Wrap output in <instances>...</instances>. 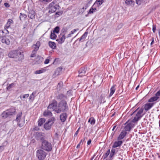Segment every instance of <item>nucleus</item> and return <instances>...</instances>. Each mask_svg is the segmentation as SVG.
<instances>
[{"instance_id":"nucleus-21","label":"nucleus","mask_w":160,"mask_h":160,"mask_svg":"<svg viewBox=\"0 0 160 160\" xmlns=\"http://www.w3.org/2000/svg\"><path fill=\"white\" fill-rule=\"evenodd\" d=\"M35 15L36 13L35 11L32 10L29 11L28 16L30 18L33 19L35 18Z\"/></svg>"},{"instance_id":"nucleus-53","label":"nucleus","mask_w":160,"mask_h":160,"mask_svg":"<svg viewBox=\"0 0 160 160\" xmlns=\"http://www.w3.org/2000/svg\"><path fill=\"white\" fill-rule=\"evenodd\" d=\"M156 96L158 97L160 96V90L158 91L155 94Z\"/></svg>"},{"instance_id":"nucleus-3","label":"nucleus","mask_w":160,"mask_h":160,"mask_svg":"<svg viewBox=\"0 0 160 160\" xmlns=\"http://www.w3.org/2000/svg\"><path fill=\"white\" fill-rule=\"evenodd\" d=\"M143 109L141 108L139 110L137 109L133 112V113H135L137 112L136 114V116L134 117L133 118L131 122H137L142 116V114L143 112Z\"/></svg>"},{"instance_id":"nucleus-34","label":"nucleus","mask_w":160,"mask_h":160,"mask_svg":"<svg viewBox=\"0 0 160 160\" xmlns=\"http://www.w3.org/2000/svg\"><path fill=\"white\" fill-rule=\"evenodd\" d=\"M45 119L41 118L39 119L38 122V124L39 126H41L45 122Z\"/></svg>"},{"instance_id":"nucleus-10","label":"nucleus","mask_w":160,"mask_h":160,"mask_svg":"<svg viewBox=\"0 0 160 160\" xmlns=\"http://www.w3.org/2000/svg\"><path fill=\"white\" fill-rule=\"evenodd\" d=\"M22 115V112H20L17 116L16 120L18 122V124L20 127H22L24 124V121H20V120Z\"/></svg>"},{"instance_id":"nucleus-2","label":"nucleus","mask_w":160,"mask_h":160,"mask_svg":"<svg viewBox=\"0 0 160 160\" xmlns=\"http://www.w3.org/2000/svg\"><path fill=\"white\" fill-rule=\"evenodd\" d=\"M68 108V105L66 101L62 100L60 102L58 105V110H56V112L59 113L61 112L64 111Z\"/></svg>"},{"instance_id":"nucleus-59","label":"nucleus","mask_w":160,"mask_h":160,"mask_svg":"<svg viewBox=\"0 0 160 160\" xmlns=\"http://www.w3.org/2000/svg\"><path fill=\"white\" fill-rule=\"evenodd\" d=\"M72 34H71V33H70L69 34H68V35L67 36V38H69V37H70L71 36V35H72Z\"/></svg>"},{"instance_id":"nucleus-56","label":"nucleus","mask_w":160,"mask_h":160,"mask_svg":"<svg viewBox=\"0 0 160 160\" xmlns=\"http://www.w3.org/2000/svg\"><path fill=\"white\" fill-rule=\"evenodd\" d=\"M80 128H78V130L76 131V132L74 134V136H75L77 135L78 133V132H79Z\"/></svg>"},{"instance_id":"nucleus-26","label":"nucleus","mask_w":160,"mask_h":160,"mask_svg":"<svg viewBox=\"0 0 160 160\" xmlns=\"http://www.w3.org/2000/svg\"><path fill=\"white\" fill-rule=\"evenodd\" d=\"M43 115L45 117H51L52 116V113L49 110H45L43 113Z\"/></svg>"},{"instance_id":"nucleus-7","label":"nucleus","mask_w":160,"mask_h":160,"mask_svg":"<svg viewBox=\"0 0 160 160\" xmlns=\"http://www.w3.org/2000/svg\"><path fill=\"white\" fill-rule=\"evenodd\" d=\"M58 7V5L55 4V2H52L49 4L48 8L49 9L48 12L49 13H52L55 12Z\"/></svg>"},{"instance_id":"nucleus-15","label":"nucleus","mask_w":160,"mask_h":160,"mask_svg":"<svg viewBox=\"0 0 160 160\" xmlns=\"http://www.w3.org/2000/svg\"><path fill=\"white\" fill-rule=\"evenodd\" d=\"M78 77H82L85 75L86 73V69L85 68H81L79 71Z\"/></svg>"},{"instance_id":"nucleus-14","label":"nucleus","mask_w":160,"mask_h":160,"mask_svg":"<svg viewBox=\"0 0 160 160\" xmlns=\"http://www.w3.org/2000/svg\"><path fill=\"white\" fill-rule=\"evenodd\" d=\"M127 134V132L126 131H124V130H122V132H121L120 134L119 135L118 137V140H121L124 138L125 137L126 134Z\"/></svg>"},{"instance_id":"nucleus-55","label":"nucleus","mask_w":160,"mask_h":160,"mask_svg":"<svg viewBox=\"0 0 160 160\" xmlns=\"http://www.w3.org/2000/svg\"><path fill=\"white\" fill-rule=\"evenodd\" d=\"M33 130L35 131H38L39 130V128L38 127H36L33 128Z\"/></svg>"},{"instance_id":"nucleus-62","label":"nucleus","mask_w":160,"mask_h":160,"mask_svg":"<svg viewBox=\"0 0 160 160\" xmlns=\"http://www.w3.org/2000/svg\"><path fill=\"white\" fill-rule=\"evenodd\" d=\"M20 98L21 99H22L23 98V95H21L20 96Z\"/></svg>"},{"instance_id":"nucleus-23","label":"nucleus","mask_w":160,"mask_h":160,"mask_svg":"<svg viewBox=\"0 0 160 160\" xmlns=\"http://www.w3.org/2000/svg\"><path fill=\"white\" fill-rule=\"evenodd\" d=\"M67 96L62 93H60L55 97V98L57 100H62L64 98H67Z\"/></svg>"},{"instance_id":"nucleus-27","label":"nucleus","mask_w":160,"mask_h":160,"mask_svg":"<svg viewBox=\"0 0 160 160\" xmlns=\"http://www.w3.org/2000/svg\"><path fill=\"white\" fill-rule=\"evenodd\" d=\"M67 114L66 113H63L60 115V120L62 122H64L65 121L67 118Z\"/></svg>"},{"instance_id":"nucleus-39","label":"nucleus","mask_w":160,"mask_h":160,"mask_svg":"<svg viewBox=\"0 0 160 160\" xmlns=\"http://www.w3.org/2000/svg\"><path fill=\"white\" fill-rule=\"evenodd\" d=\"M116 150L115 149H112L111 151V153L109 156L110 158H112L114 155Z\"/></svg>"},{"instance_id":"nucleus-47","label":"nucleus","mask_w":160,"mask_h":160,"mask_svg":"<svg viewBox=\"0 0 160 160\" xmlns=\"http://www.w3.org/2000/svg\"><path fill=\"white\" fill-rule=\"evenodd\" d=\"M37 52H33V51H32V53L31 55V57H33L35 56V55L36 54Z\"/></svg>"},{"instance_id":"nucleus-42","label":"nucleus","mask_w":160,"mask_h":160,"mask_svg":"<svg viewBox=\"0 0 160 160\" xmlns=\"http://www.w3.org/2000/svg\"><path fill=\"white\" fill-rule=\"evenodd\" d=\"M59 31V28L58 27H55L53 31V32L57 33H58Z\"/></svg>"},{"instance_id":"nucleus-31","label":"nucleus","mask_w":160,"mask_h":160,"mask_svg":"<svg viewBox=\"0 0 160 160\" xmlns=\"http://www.w3.org/2000/svg\"><path fill=\"white\" fill-rule=\"evenodd\" d=\"M159 98L158 96H155L150 98L148 100L149 102H152L157 101Z\"/></svg>"},{"instance_id":"nucleus-48","label":"nucleus","mask_w":160,"mask_h":160,"mask_svg":"<svg viewBox=\"0 0 160 160\" xmlns=\"http://www.w3.org/2000/svg\"><path fill=\"white\" fill-rule=\"evenodd\" d=\"M49 60L48 59H47L44 61V63L45 64H48L49 62Z\"/></svg>"},{"instance_id":"nucleus-33","label":"nucleus","mask_w":160,"mask_h":160,"mask_svg":"<svg viewBox=\"0 0 160 160\" xmlns=\"http://www.w3.org/2000/svg\"><path fill=\"white\" fill-rule=\"evenodd\" d=\"M46 71V69L45 68H42V69L40 70H37L34 72V73L35 74H40L42 73H43Z\"/></svg>"},{"instance_id":"nucleus-6","label":"nucleus","mask_w":160,"mask_h":160,"mask_svg":"<svg viewBox=\"0 0 160 160\" xmlns=\"http://www.w3.org/2000/svg\"><path fill=\"white\" fill-rule=\"evenodd\" d=\"M36 154V156L39 160H44L47 155V153L42 149L38 150Z\"/></svg>"},{"instance_id":"nucleus-22","label":"nucleus","mask_w":160,"mask_h":160,"mask_svg":"<svg viewBox=\"0 0 160 160\" xmlns=\"http://www.w3.org/2000/svg\"><path fill=\"white\" fill-rule=\"evenodd\" d=\"M1 41L2 43H5L7 45H9L10 43L9 39L6 37H2L1 39Z\"/></svg>"},{"instance_id":"nucleus-36","label":"nucleus","mask_w":160,"mask_h":160,"mask_svg":"<svg viewBox=\"0 0 160 160\" xmlns=\"http://www.w3.org/2000/svg\"><path fill=\"white\" fill-rule=\"evenodd\" d=\"M96 120L93 117L90 118L88 120V122H90L91 125H94L95 124Z\"/></svg>"},{"instance_id":"nucleus-41","label":"nucleus","mask_w":160,"mask_h":160,"mask_svg":"<svg viewBox=\"0 0 160 160\" xmlns=\"http://www.w3.org/2000/svg\"><path fill=\"white\" fill-rule=\"evenodd\" d=\"M14 85V83H12L8 85L7 87V89L8 90H10V89Z\"/></svg>"},{"instance_id":"nucleus-11","label":"nucleus","mask_w":160,"mask_h":160,"mask_svg":"<svg viewBox=\"0 0 160 160\" xmlns=\"http://www.w3.org/2000/svg\"><path fill=\"white\" fill-rule=\"evenodd\" d=\"M66 38V37L64 34L61 33L59 36V38L56 40V41L59 44L63 43Z\"/></svg>"},{"instance_id":"nucleus-38","label":"nucleus","mask_w":160,"mask_h":160,"mask_svg":"<svg viewBox=\"0 0 160 160\" xmlns=\"http://www.w3.org/2000/svg\"><path fill=\"white\" fill-rule=\"evenodd\" d=\"M36 59H39V60L36 61L37 63L38 64H39L41 62H42L43 58L41 57L38 56L37 57Z\"/></svg>"},{"instance_id":"nucleus-43","label":"nucleus","mask_w":160,"mask_h":160,"mask_svg":"<svg viewBox=\"0 0 160 160\" xmlns=\"http://www.w3.org/2000/svg\"><path fill=\"white\" fill-rule=\"evenodd\" d=\"M35 94V93L34 92H32V94H31L29 97V99L31 100H33L34 99V94Z\"/></svg>"},{"instance_id":"nucleus-30","label":"nucleus","mask_w":160,"mask_h":160,"mask_svg":"<svg viewBox=\"0 0 160 160\" xmlns=\"http://www.w3.org/2000/svg\"><path fill=\"white\" fill-rule=\"evenodd\" d=\"M125 3L128 5L133 6L135 2L134 1L132 0H126Z\"/></svg>"},{"instance_id":"nucleus-20","label":"nucleus","mask_w":160,"mask_h":160,"mask_svg":"<svg viewBox=\"0 0 160 160\" xmlns=\"http://www.w3.org/2000/svg\"><path fill=\"white\" fill-rule=\"evenodd\" d=\"M104 2V0H96L93 4V6L99 7Z\"/></svg>"},{"instance_id":"nucleus-4","label":"nucleus","mask_w":160,"mask_h":160,"mask_svg":"<svg viewBox=\"0 0 160 160\" xmlns=\"http://www.w3.org/2000/svg\"><path fill=\"white\" fill-rule=\"evenodd\" d=\"M41 148L47 151H50L52 150L51 143L45 140H43L42 141Z\"/></svg>"},{"instance_id":"nucleus-51","label":"nucleus","mask_w":160,"mask_h":160,"mask_svg":"<svg viewBox=\"0 0 160 160\" xmlns=\"http://www.w3.org/2000/svg\"><path fill=\"white\" fill-rule=\"evenodd\" d=\"M62 14V13L61 12H57L56 13V15L57 16V15H58V16H57V17H58L60 15V14Z\"/></svg>"},{"instance_id":"nucleus-18","label":"nucleus","mask_w":160,"mask_h":160,"mask_svg":"<svg viewBox=\"0 0 160 160\" xmlns=\"http://www.w3.org/2000/svg\"><path fill=\"white\" fill-rule=\"evenodd\" d=\"M88 34V32H85L84 33L82 36L81 38H78V40L79 41H84L86 38L87 37Z\"/></svg>"},{"instance_id":"nucleus-61","label":"nucleus","mask_w":160,"mask_h":160,"mask_svg":"<svg viewBox=\"0 0 160 160\" xmlns=\"http://www.w3.org/2000/svg\"><path fill=\"white\" fill-rule=\"evenodd\" d=\"M58 69H59L60 71H61L62 69V67H59L58 68Z\"/></svg>"},{"instance_id":"nucleus-45","label":"nucleus","mask_w":160,"mask_h":160,"mask_svg":"<svg viewBox=\"0 0 160 160\" xmlns=\"http://www.w3.org/2000/svg\"><path fill=\"white\" fill-rule=\"evenodd\" d=\"M78 30H79V29H78V28L74 29V30H73L71 32V34H74V33H75V32H76L77 31H78Z\"/></svg>"},{"instance_id":"nucleus-63","label":"nucleus","mask_w":160,"mask_h":160,"mask_svg":"<svg viewBox=\"0 0 160 160\" xmlns=\"http://www.w3.org/2000/svg\"><path fill=\"white\" fill-rule=\"evenodd\" d=\"M116 126H115L113 127V129H112V131H113L115 129V128L116 127Z\"/></svg>"},{"instance_id":"nucleus-16","label":"nucleus","mask_w":160,"mask_h":160,"mask_svg":"<svg viewBox=\"0 0 160 160\" xmlns=\"http://www.w3.org/2000/svg\"><path fill=\"white\" fill-rule=\"evenodd\" d=\"M10 116H12L15 114L16 109L14 107H12L6 110Z\"/></svg>"},{"instance_id":"nucleus-64","label":"nucleus","mask_w":160,"mask_h":160,"mask_svg":"<svg viewBox=\"0 0 160 160\" xmlns=\"http://www.w3.org/2000/svg\"><path fill=\"white\" fill-rule=\"evenodd\" d=\"M158 35L160 37V30L159 31Z\"/></svg>"},{"instance_id":"nucleus-49","label":"nucleus","mask_w":160,"mask_h":160,"mask_svg":"<svg viewBox=\"0 0 160 160\" xmlns=\"http://www.w3.org/2000/svg\"><path fill=\"white\" fill-rule=\"evenodd\" d=\"M82 142V140H81L80 142H79V143H78V145H77V147H76V148H80V145L81 143V142Z\"/></svg>"},{"instance_id":"nucleus-1","label":"nucleus","mask_w":160,"mask_h":160,"mask_svg":"<svg viewBox=\"0 0 160 160\" xmlns=\"http://www.w3.org/2000/svg\"><path fill=\"white\" fill-rule=\"evenodd\" d=\"M8 56L10 58H16V61H21L24 58L23 52L17 50L10 51L8 53Z\"/></svg>"},{"instance_id":"nucleus-13","label":"nucleus","mask_w":160,"mask_h":160,"mask_svg":"<svg viewBox=\"0 0 160 160\" xmlns=\"http://www.w3.org/2000/svg\"><path fill=\"white\" fill-rule=\"evenodd\" d=\"M40 45L41 43L40 41H37L35 44H33L32 45V47L33 49V52H37L39 49Z\"/></svg>"},{"instance_id":"nucleus-46","label":"nucleus","mask_w":160,"mask_h":160,"mask_svg":"<svg viewBox=\"0 0 160 160\" xmlns=\"http://www.w3.org/2000/svg\"><path fill=\"white\" fill-rule=\"evenodd\" d=\"M62 84L63 82H60L58 83L57 87H59V88H61Z\"/></svg>"},{"instance_id":"nucleus-40","label":"nucleus","mask_w":160,"mask_h":160,"mask_svg":"<svg viewBox=\"0 0 160 160\" xmlns=\"http://www.w3.org/2000/svg\"><path fill=\"white\" fill-rule=\"evenodd\" d=\"M110 152V150L108 149V151L106 152V153L103 155V158L104 159L106 158L109 155Z\"/></svg>"},{"instance_id":"nucleus-19","label":"nucleus","mask_w":160,"mask_h":160,"mask_svg":"<svg viewBox=\"0 0 160 160\" xmlns=\"http://www.w3.org/2000/svg\"><path fill=\"white\" fill-rule=\"evenodd\" d=\"M153 105V103H148L145 104L144 109L146 111H148L151 108Z\"/></svg>"},{"instance_id":"nucleus-9","label":"nucleus","mask_w":160,"mask_h":160,"mask_svg":"<svg viewBox=\"0 0 160 160\" xmlns=\"http://www.w3.org/2000/svg\"><path fill=\"white\" fill-rule=\"evenodd\" d=\"M125 126L124 128V131L129 132L130 131L132 128L133 127V124L131 122H129V120L127 121L124 124Z\"/></svg>"},{"instance_id":"nucleus-8","label":"nucleus","mask_w":160,"mask_h":160,"mask_svg":"<svg viewBox=\"0 0 160 160\" xmlns=\"http://www.w3.org/2000/svg\"><path fill=\"white\" fill-rule=\"evenodd\" d=\"M48 109L56 112V110H58L57 102L55 100H53L52 102L48 106Z\"/></svg>"},{"instance_id":"nucleus-35","label":"nucleus","mask_w":160,"mask_h":160,"mask_svg":"<svg viewBox=\"0 0 160 160\" xmlns=\"http://www.w3.org/2000/svg\"><path fill=\"white\" fill-rule=\"evenodd\" d=\"M27 16L24 14H22L21 13L20 14V19L21 20H24L27 18Z\"/></svg>"},{"instance_id":"nucleus-28","label":"nucleus","mask_w":160,"mask_h":160,"mask_svg":"<svg viewBox=\"0 0 160 160\" xmlns=\"http://www.w3.org/2000/svg\"><path fill=\"white\" fill-rule=\"evenodd\" d=\"M116 85H113L110 89V96H112L113 94L115 92V90H116Z\"/></svg>"},{"instance_id":"nucleus-5","label":"nucleus","mask_w":160,"mask_h":160,"mask_svg":"<svg viewBox=\"0 0 160 160\" xmlns=\"http://www.w3.org/2000/svg\"><path fill=\"white\" fill-rule=\"evenodd\" d=\"M55 120V118L54 117H52L49 118L44 124V128L47 130H50Z\"/></svg>"},{"instance_id":"nucleus-57","label":"nucleus","mask_w":160,"mask_h":160,"mask_svg":"<svg viewBox=\"0 0 160 160\" xmlns=\"http://www.w3.org/2000/svg\"><path fill=\"white\" fill-rule=\"evenodd\" d=\"M39 1L41 2H48L49 1V0H39Z\"/></svg>"},{"instance_id":"nucleus-17","label":"nucleus","mask_w":160,"mask_h":160,"mask_svg":"<svg viewBox=\"0 0 160 160\" xmlns=\"http://www.w3.org/2000/svg\"><path fill=\"white\" fill-rule=\"evenodd\" d=\"M13 20L11 19H8L7 23L5 24L4 26L5 29H7L10 27V25L11 24H13Z\"/></svg>"},{"instance_id":"nucleus-24","label":"nucleus","mask_w":160,"mask_h":160,"mask_svg":"<svg viewBox=\"0 0 160 160\" xmlns=\"http://www.w3.org/2000/svg\"><path fill=\"white\" fill-rule=\"evenodd\" d=\"M118 141H116L114 142L112 146V148H115L118 147H119L121 145L122 143V141L119 140Z\"/></svg>"},{"instance_id":"nucleus-12","label":"nucleus","mask_w":160,"mask_h":160,"mask_svg":"<svg viewBox=\"0 0 160 160\" xmlns=\"http://www.w3.org/2000/svg\"><path fill=\"white\" fill-rule=\"evenodd\" d=\"M43 133L40 132H37L35 134V138L38 140H41L43 141L44 140Z\"/></svg>"},{"instance_id":"nucleus-32","label":"nucleus","mask_w":160,"mask_h":160,"mask_svg":"<svg viewBox=\"0 0 160 160\" xmlns=\"http://www.w3.org/2000/svg\"><path fill=\"white\" fill-rule=\"evenodd\" d=\"M96 6H93V5L90 9L88 12V13L91 14L93 13L94 12H95L96 11Z\"/></svg>"},{"instance_id":"nucleus-25","label":"nucleus","mask_w":160,"mask_h":160,"mask_svg":"<svg viewBox=\"0 0 160 160\" xmlns=\"http://www.w3.org/2000/svg\"><path fill=\"white\" fill-rule=\"evenodd\" d=\"M48 45L49 47L51 48L54 49L56 48V43L52 41H49L48 42Z\"/></svg>"},{"instance_id":"nucleus-37","label":"nucleus","mask_w":160,"mask_h":160,"mask_svg":"<svg viewBox=\"0 0 160 160\" xmlns=\"http://www.w3.org/2000/svg\"><path fill=\"white\" fill-rule=\"evenodd\" d=\"M57 37V35L54 32H51L50 35V38L52 39H55Z\"/></svg>"},{"instance_id":"nucleus-54","label":"nucleus","mask_w":160,"mask_h":160,"mask_svg":"<svg viewBox=\"0 0 160 160\" xmlns=\"http://www.w3.org/2000/svg\"><path fill=\"white\" fill-rule=\"evenodd\" d=\"M4 5L6 7H9L10 6L9 4L7 2L5 3H4Z\"/></svg>"},{"instance_id":"nucleus-50","label":"nucleus","mask_w":160,"mask_h":160,"mask_svg":"<svg viewBox=\"0 0 160 160\" xmlns=\"http://www.w3.org/2000/svg\"><path fill=\"white\" fill-rule=\"evenodd\" d=\"M156 30V27L155 26H153L152 27V31L154 33L155 32Z\"/></svg>"},{"instance_id":"nucleus-29","label":"nucleus","mask_w":160,"mask_h":160,"mask_svg":"<svg viewBox=\"0 0 160 160\" xmlns=\"http://www.w3.org/2000/svg\"><path fill=\"white\" fill-rule=\"evenodd\" d=\"M1 116L3 118L5 119L10 116V115L8 113V112L7 110H6L3 112L1 114Z\"/></svg>"},{"instance_id":"nucleus-60","label":"nucleus","mask_w":160,"mask_h":160,"mask_svg":"<svg viewBox=\"0 0 160 160\" xmlns=\"http://www.w3.org/2000/svg\"><path fill=\"white\" fill-rule=\"evenodd\" d=\"M91 143V140L90 139H89L88 140L87 142V144L88 145H89Z\"/></svg>"},{"instance_id":"nucleus-44","label":"nucleus","mask_w":160,"mask_h":160,"mask_svg":"<svg viewBox=\"0 0 160 160\" xmlns=\"http://www.w3.org/2000/svg\"><path fill=\"white\" fill-rule=\"evenodd\" d=\"M136 3L138 5H140L143 2V0H136Z\"/></svg>"},{"instance_id":"nucleus-52","label":"nucleus","mask_w":160,"mask_h":160,"mask_svg":"<svg viewBox=\"0 0 160 160\" xmlns=\"http://www.w3.org/2000/svg\"><path fill=\"white\" fill-rule=\"evenodd\" d=\"M29 95L28 94H25L24 95H23V99L25 98H28L29 97Z\"/></svg>"},{"instance_id":"nucleus-58","label":"nucleus","mask_w":160,"mask_h":160,"mask_svg":"<svg viewBox=\"0 0 160 160\" xmlns=\"http://www.w3.org/2000/svg\"><path fill=\"white\" fill-rule=\"evenodd\" d=\"M154 39L153 38H152V42L151 43L150 45H152L154 43Z\"/></svg>"}]
</instances>
